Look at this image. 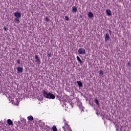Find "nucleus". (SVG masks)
Here are the masks:
<instances>
[{"label": "nucleus", "instance_id": "bb28decb", "mask_svg": "<svg viewBox=\"0 0 131 131\" xmlns=\"http://www.w3.org/2000/svg\"><path fill=\"white\" fill-rule=\"evenodd\" d=\"M108 31H109L110 33V34H111L112 33V32L111 31V30H109Z\"/></svg>", "mask_w": 131, "mask_h": 131}, {"label": "nucleus", "instance_id": "6ab92c4d", "mask_svg": "<svg viewBox=\"0 0 131 131\" xmlns=\"http://www.w3.org/2000/svg\"><path fill=\"white\" fill-rule=\"evenodd\" d=\"M98 73H99V75H101V76H102V75H103V74H104V73H103L102 71H100Z\"/></svg>", "mask_w": 131, "mask_h": 131}, {"label": "nucleus", "instance_id": "dca6fc26", "mask_svg": "<svg viewBox=\"0 0 131 131\" xmlns=\"http://www.w3.org/2000/svg\"><path fill=\"white\" fill-rule=\"evenodd\" d=\"M66 127L68 129V131H72V130H71V128L69 127V125H68V124H66Z\"/></svg>", "mask_w": 131, "mask_h": 131}, {"label": "nucleus", "instance_id": "423d86ee", "mask_svg": "<svg viewBox=\"0 0 131 131\" xmlns=\"http://www.w3.org/2000/svg\"><path fill=\"white\" fill-rule=\"evenodd\" d=\"M109 38H110V36H109V34L106 33L104 37L105 41H108L109 40Z\"/></svg>", "mask_w": 131, "mask_h": 131}, {"label": "nucleus", "instance_id": "aec40b11", "mask_svg": "<svg viewBox=\"0 0 131 131\" xmlns=\"http://www.w3.org/2000/svg\"><path fill=\"white\" fill-rule=\"evenodd\" d=\"M47 56L48 57H52V54H51L50 52H48Z\"/></svg>", "mask_w": 131, "mask_h": 131}, {"label": "nucleus", "instance_id": "f03ea898", "mask_svg": "<svg viewBox=\"0 0 131 131\" xmlns=\"http://www.w3.org/2000/svg\"><path fill=\"white\" fill-rule=\"evenodd\" d=\"M78 52L79 55H85V49L83 48H80L78 49Z\"/></svg>", "mask_w": 131, "mask_h": 131}, {"label": "nucleus", "instance_id": "4468645a", "mask_svg": "<svg viewBox=\"0 0 131 131\" xmlns=\"http://www.w3.org/2000/svg\"><path fill=\"white\" fill-rule=\"evenodd\" d=\"M77 84H78L79 88H81V86H82V83L81 82L78 81Z\"/></svg>", "mask_w": 131, "mask_h": 131}, {"label": "nucleus", "instance_id": "5701e85b", "mask_svg": "<svg viewBox=\"0 0 131 131\" xmlns=\"http://www.w3.org/2000/svg\"><path fill=\"white\" fill-rule=\"evenodd\" d=\"M45 20L47 21V22H49V21H50V19H49V18H48V17H46L45 18Z\"/></svg>", "mask_w": 131, "mask_h": 131}, {"label": "nucleus", "instance_id": "20e7f679", "mask_svg": "<svg viewBox=\"0 0 131 131\" xmlns=\"http://www.w3.org/2000/svg\"><path fill=\"white\" fill-rule=\"evenodd\" d=\"M35 59H36V62H37V64H40V60L37 55H35Z\"/></svg>", "mask_w": 131, "mask_h": 131}, {"label": "nucleus", "instance_id": "1a4fd4ad", "mask_svg": "<svg viewBox=\"0 0 131 131\" xmlns=\"http://www.w3.org/2000/svg\"><path fill=\"white\" fill-rule=\"evenodd\" d=\"M78 106L81 111H83V107H82V103L81 102H78Z\"/></svg>", "mask_w": 131, "mask_h": 131}, {"label": "nucleus", "instance_id": "0eeeda50", "mask_svg": "<svg viewBox=\"0 0 131 131\" xmlns=\"http://www.w3.org/2000/svg\"><path fill=\"white\" fill-rule=\"evenodd\" d=\"M17 73H22L23 71V68L20 67H18L17 68Z\"/></svg>", "mask_w": 131, "mask_h": 131}, {"label": "nucleus", "instance_id": "a878e982", "mask_svg": "<svg viewBox=\"0 0 131 131\" xmlns=\"http://www.w3.org/2000/svg\"><path fill=\"white\" fill-rule=\"evenodd\" d=\"M62 128L63 129L64 131H67L66 129H65V127L63 126Z\"/></svg>", "mask_w": 131, "mask_h": 131}, {"label": "nucleus", "instance_id": "cd10ccee", "mask_svg": "<svg viewBox=\"0 0 131 131\" xmlns=\"http://www.w3.org/2000/svg\"><path fill=\"white\" fill-rule=\"evenodd\" d=\"M4 30H5V31H7V29L6 28H4Z\"/></svg>", "mask_w": 131, "mask_h": 131}, {"label": "nucleus", "instance_id": "9b49d317", "mask_svg": "<svg viewBox=\"0 0 131 131\" xmlns=\"http://www.w3.org/2000/svg\"><path fill=\"white\" fill-rule=\"evenodd\" d=\"M76 59H77L78 63H79L80 64H82V61L81 60V59H80V58H79V56H77L76 57Z\"/></svg>", "mask_w": 131, "mask_h": 131}, {"label": "nucleus", "instance_id": "7ed1b4c3", "mask_svg": "<svg viewBox=\"0 0 131 131\" xmlns=\"http://www.w3.org/2000/svg\"><path fill=\"white\" fill-rule=\"evenodd\" d=\"M14 16L15 17V18H20V17H21V13H19L18 11L15 12L14 13Z\"/></svg>", "mask_w": 131, "mask_h": 131}, {"label": "nucleus", "instance_id": "6e6552de", "mask_svg": "<svg viewBox=\"0 0 131 131\" xmlns=\"http://www.w3.org/2000/svg\"><path fill=\"white\" fill-rule=\"evenodd\" d=\"M94 102L99 108L100 107V103H99V101L98 100V99L97 98L94 99Z\"/></svg>", "mask_w": 131, "mask_h": 131}, {"label": "nucleus", "instance_id": "4be33fe9", "mask_svg": "<svg viewBox=\"0 0 131 131\" xmlns=\"http://www.w3.org/2000/svg\"><path fill=\"white\" fill-rule=\"evenodd\" d=\"M69 104L71 106V107H73V103L72 102H70Z\"/></svg>", "mask_w": 131, "mask_h": 131}, {"label": "nucleus", "instance_id": "a211bd4d", "mask_svg": "<svg viewBox=\"0 0 131 131\" xmlns=\"http://www.w3.org/2000/svg\"><path fill=\"white\" fill-rule=\"evenodd\" d=\"M15 21H16L15 22L16 23H20V20L19 19V18H17V17H15V18L14 19Z\"/></svg>", "mask_w": 131, "mask_h": 131}, {"label": "nucleus", "instance_id": "9d476101", "mask_svg": "<svg viewBox=\"0 0 131 131\" xmlns=\"http://www.w3.org/2000/svg\"><path fill=\"white\" fill-rule=\"evenodd\" d=\"M72 12H73V13H76V12H77V7L73 6L72 7Z\"/></svg>", "mask_w": 131, "mask_h": 131}, {"label": "nucleus", "instance_id": "f3484780", "mask_svg": "<svg viewBox=\"0 0 131 131\" xmlns=\"http://www.w3.org/2000/svg\"><path fill=\"white\" fill-rule=\"evenodd\" d=\"M52 130L53 131H58V129H57V127H56V126H53Z\"/></svg>", "mask_w": 131, "mask_h": 131}, {"label": "nucleus", "instance_id": "39448f33", "mask_svg": "<svg viewBox=\"0 0 131 131\" xmlns=\"http://www.w3.org/2000/svg\"><path fill=\"white\" fill-rule=\"evenodd\" d=\"M106 12L107 16H111L112 15V12H111L110 9H106Z\"/></svg>", "mask_w": 131, "mask_h": 131}, {"label": "nucleus", "instance_id": "2eb2a0df", "mask_svg": "<svg viewBox=\"0 0 131 131\" xmlns=\"http://www.w3.org/2000/svg\"><path fill=\"white\" fill-rule=\"evenodd\" d=\"M27 119L28 120H30L31 121L33 120V117H32V116H29L28 117Z\"/></svg>", "mask_w": 131, "mask_h": 131}, {"label": "nucleus", "instance_id": "f257e3e1", "mask_svg": "<svg viewBox=\"0 0 131 131\" xmlns=\"http://www.w3.org/2000/svg\"><path fill=\"white\" fill-rule=\"evenodd\" d=\"M43 94L45 98H46L47 99H54L56 98V96L54 94L51 93H47V91H43Z\"/></svg>", "mask_w": 131, "mask_h": 131}, {"label": "nucleus", "instance_id": "412c9836", "mask_svg": "<svg viewBox=\"0 0 131 131\" xmlns=\"http://www.w3.org/2000/svg\"><path fill=\"white\" fill-rule=\"evenodd\" d=\"M65 19L67 20V21H69V17H68L67 16H65Z\"/></svg>", "mask_w": 131, "mask_h": 131}, {"label": "nucleus", "instance_id": "c756f323", "mask_svg": "<svg viewBox=\"0 0 131 131\" xmlns=\"http://www.w3.org/2000/svg\"><path fill=\"white\" fill-rule=\"evenodd\" d=\"M24 121L25 122V121H26V120H24Z\"/></svg>", "mask_w": 131, "mask_h": 131}, {"label": "nucleus", "instance_id": "393cba45", "mask_svg": "<svg viewBox=\"0 0 131 131\" xmlns=\"http://www.w3.org/2000/svg\"><path fill=\"white\" fill-rule=\"evenodd\" d=\"M17 62L18 64H20V60H19V59H17Z\"/></svg>", "mask_w": 131, "mask_h": 131}, {"label": "nucleus", "instance_id": "b1692460", "mask_svg": "<svg viewBox=\"0 0 131 131\" xmlns=\"http://www.w3.org/2000/svg\"><path fill=\"white\" fill-rule=\"evenodd\" d=\"M130 63L129 62H128L127 64V66H128V67H130Z\"/></svg>", "mask_w": 131, "mask_h": 131}, {"label": "nucleus", "instance_id": "f8f14e48", "mask_svg": "<svg viewBox=\"0 0 131 131\" xmlns=\"http://www.w3.org/2000/svg\"><path fill=\"white\" fill-rule=\"evenodd\" d=\"M7 123L9 125H13V121L11 119L7 120Z\"/></svg>", "mask_w": 131, "mask_h": 131}, {"label": "nucleus", "instance_id": "7c9ffc66", "mask_svg": "<svg viewBox=\"0 0 131 131\" xmlns=\"http://www.w3.org/2000/svg\"><path fill=\"white\" fill-rule=\"evenodd\" d=\"M124 131H125V130H124Z\"/></svg>", "mask_w": 131, "mask_h": 131}, {"label": "nucleus", "instance_id": "ddd939ff", "mask_svg": "<svg viewBox=\"0 0 131 131\" xmlns=\"http://www.w3.org/2000/svg\"><path fill=\"white\" fill-rule=\"evenodd\" d=\"M88 17H89V18H93V13L91 12H89L88 14Z\"/></svg>", "mask_w": 131, "mask_h": 131}, {"label": "nucleus", "instance_id": "c85d7f7f", "mask_svg": "<svg viewBox=\"0 0 131 131\" xmlns=\"http://www.w3.org/2000/svg\"><path fill=\"white\" fill-rule=\"evenodd\" d=\"M42 125H45V123L44 122H43V123H42Z\"/></svg>", "mask_w": 131, "mask_h": 131}]
</instances>
